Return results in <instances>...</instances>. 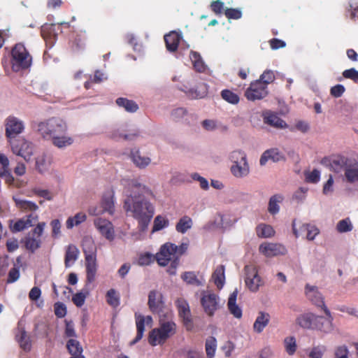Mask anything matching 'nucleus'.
I'll use <instances>...</instances> for the list:
<instances>
[{
  "label": "nucleus",
  "instance_id": "nucleus-1",
  "mask_svg": "<svg viewBox=\"0 0 358 358\" xmlns=\"http://www.w3.org/2000/svg\"><path fill=\"white\" fill-rule=\"evenodd\" d=\"M122 184L124 187V210L138 220L139 231L145 232L155 214V207L146 197H154V194L138 179H123Z\"/></svg>",
  "mask_w": 358,
  "mask_h": 358
},
{
  "label": "nucleus",
  "instance_id": "nucleus-2",
  "mask_svg": "<svg viewBox=\"0 0 358 358\" xmlns=\"http://www.w3.org/2000/svg\"><path fill=\"white\" fill-rule=\"evenodd\" d=\"M36 130L43 138L52 140L57 135L65 133L67 125L63 120L53 117L38 123Z\"/></svg>",
  "mask_w": 358,
  "mask_h": 358
},
{
  "label": "nucleus",
  "instance_id": "nucleus-3",
  "mask_svg": "<svg viewBox=\"0 0 358 358\" xmlns=\"http://www.w3.org/2000/svg\"><path fill=\"white\" fill-rule=\"evenodd\" d=\"M176 325L173 321L159 320V327L153 329L148 336V343L152 346L162 345L176 334Z\"/></svg>",
  "mask_w": 358,
  "mask_h": 358
},
{
  "label": "nucleus",
  "instance_id": "nucleus-4",
  "mask_svg": "<svg viewBox=\"0 0 358 358\" xmlns=\"http://www.w3.org/2000/svg\"><path fill=\"white\" fill-rule=\"evenodd\" d=\"M12 69L14 71H20L29 68L32 58L24 45L18 43L12 50Z\"/></svg>",
  "mask_w": 358,
  "mask_h": 358
},
{
  "label": "nucleus",
  "instance_id": "nucleus-5",
  "mask_svg": "<svg viewBox=\"0 0 358 358\" xmlns=\"http://www.w3.org/2000/svg\"><path fill=\"white\" fill-rule=\"evenodd\" d=\"M176 245L171 243H166L160 248L159 251L156 254V260L161 266L169 265L175 259H179L178 255H176Z\"/></svg>",
  "mask_w": 358,
  "mask_h": 358
},
{
  "label": "nucleus",
  "instance_id": "nucleus-6",
  "mask_svg": "<svg viewBox=\"0 0 358 358\" xmlns=\"http://www.w3.org/2000/svg\"><path fill=\"white\" fill-rule=\"evenodd\" d=\"M12 152L15 155L22 157L26 162H29L34 155V145L24 138L14 143L11 146Z\"/></svg>",
  "mask_w": 358,
  "mask_h": 358
},
{
  "label": "nucleus",
  "instance_id": "nucleus-7",
  "mask_svg": "<svg viewBox=\"0 0 358 358\" xmlns=\"http://www.w3.org/2000/svg\"><path fill=\"white\" fill-rule=\"evenodd\" d=\"M245 282L250 291L257 290L263 284L261 278L257 273V268L253 265H246L244 268Z\"/></svg>",
  "mask_w": 358,
  "mask_h": 358
},
{
  "label": "nucleus",
  "instance_id": "nucleus-8",
  "mask_svg": "<svg viewBox=\"0 0 358 358\" xmlns=\"http://www.w3.org/2000/svg\"><path fill=\"white\" fill-rule=\"evenodd\" d=\"M267 94V87L261 80H256L252 83L245 93L246 98L250 101L262 99Z\"/></svg>",
  "mask_w": 358,
  "mask_h": 358
},
{
  "label": "nucleus",
  "instance_id": "nucleus-9",
  "mask_svg": "<svg viewBox=\"0 0 358 358\" xmlns=\"http://www.w3.org/2000/svg\"><path fill=\"white\" fill-rule=\"evenodd\" d=\"M94 225L96 230L106 239L112 241L115 239V229L113 223L107 219L97 217L94 220Z\"/></svg>",
  "mask_w": 358,
  "mask_h": 358
},
{
  "label": "nucleus",
  "instance_id": "nucleus-10",
  "mask_svg": "<svg viewBox=\"0 0 358 358\" xmlns=\"http://www.w3.org/2000/svg\"><path fill=\"white\" fill-rule=\"evenodd\" d=\"M324 313L326 317L317 315L314 330L320 331L324 334H330L334 331L333 317L327 307H324Z\"/></svg>",
  "mask_w": 358,
  "mask_h": 358
},
{
  "label": "nucleus",
  "instance_id": "nucleus-11",
  "mask_svg": "<svg viewBox=\"0 0 358 358\" xmlns=\"http://www.w3.org/2000/svg\"><path fill=\"white\" fill-rule=\"evenodd\" d=\"M6 136L7 138H14L23 132L24 124L23 121L15 116H8L6 119Z\"/></svg>",
  "mask_w": 358,
  "mask_h": 358
},
{
  "label": "nucleus",
  "instance_id": "nucleus-12",
  "mask_svg": "<svg viewBox=\"0 0 358 358\" xmlns=\"http://www.w3.org/2000/svg\"><path fill=\"white\" fill-rule=\"evenodd\" d=\"M259 252L266 257L283 255L287 253L285 245L277 243H263L259 245Z\"/></svg>",
  "mask_w": 358,
  "mask_h": 358
},
{
  "label": "nucleus",
  "instance_id": "nucleus-13",
  "mask_svg": "<svg viewBox=\"0 0 358 358\" xmlns=\"http://www.w3.org/2000/svg\"><path fill=\"white\" fill-rule=\"evenodd\" d=\"M176 303L179 316L182 320L184 326L187 330H192L194 325L188 303L182 299H178Z\"/></svg>",
  "mask_w": 358,
  "mask_h": 358
},
{
  "label": "nucleus",
  "instance_id": "nucleus-14",
  "mask_svg": "<svg viewBox=\"0 0 358 358\" xmlns=\"http://www.w3.org/2000/svg\"><path fill=\"white\" fill-rule=\"evenodd\" d=\"M38 220L36 213H30L26 217L19 219L15 223L11 224L10 227L13 232H20L33 226Z\"/></svg>",
  "mask_w": 358,
  "mask_h": 358
},
{
  "label": "nucleus",
  "instance_id": "nucleus-15",
  "mask_svg": "<svg viewBox=\"0 0 358 358\" xmlns=\"http://www.w3.org/2000/svg\"><path fill=\"white\" fill-rule=\"evenodd\" d=\"M218 300L219 297L214 292L208 293L201 298V305L206 313L209 316L213 315L215 311L218 309Z\"/></svg>",
  "mask_w": 358,
  "mask_h": 358
},
{
  "label": "nucleus",
  "instance_id": "nucleus-16",
  "mask_svg": "<svg viewBox=\"0 0 358 358\" xmlns=\"http://www.w3.org/2000/svg\"><path fill=\"white\" fill-rule=\"evenodd\" d=\"M180 89L191 99H202L208 92V86L203 83H198L194 87L184 85Z\"/></svg>",
  "mask_w": 358,
  "mask_h": 358
},
{
  "label": "nucleus",
  "instance_id": "nucleus-17",
  "mask_svg": "<svg viewBox=\"0 0 358 358\" xmlns=\"http://www.w3.org/2000/svg\"><path fill=\"white\" fill-rule=\"evenodd\" d=\"M52 163V157L50 154L43 152L39 153L35 159L36 169L41 174L48 172Z\"/></svg>",
  "mask_w": 358,
  "mask_h": 358
},
{
  "label": "nucleus",
  "instance_id": "nucleus-18",
  "mask_svg": "<svg viewBox=\"0 0 358 358\" xmlns=\"http://www.w3.org/2000/svg\"><path fill=\"white\" fill-rule=\"evenodd\" d=\"M284 159L285 157L283 154L280 152L278 148H274L266 150L262 153L259 159V164L264 166L268 160H271L273 162H278Z\"/></svg>",
  "mask_w": 358,
  "mask_h": 358
},
{
  "label": "nucleus",
  "instance_id": "nucleus-19",
  "mask_svg": "<svg viewBox=\"0 0 358 358\" xmlns=\"http://www.w3.org/2000/svg\"><path fill=\"white\" fill-rule=\"evenodd\" d=\"M317 315L308 312L300 314L296 318V323L300 327L314 330Z\"/></svg>",
  "mask_w": 358,
  "mask_h": 358
},
{
  "label": "nucleus",
  "instance_id": "nucleus-20",
  "mask_svg": "<svg viewBox=\"0 0 358 358\" xmlns=\"http://www.w3.org/2000/svg\"><path fill=\"white\" fill-rule=\"evenodd\" d=\"M210 282H213L217 289H223L225 282V266L224 265H217L210 277Z\"/></svg>",
  "mask_w": 358,
  "mask_h": 358
},
{
  "label": "nucleus",
  "instance_id": "nucleus-21",
  "mask_svg": "<svg viewBox=\"0 0 358 358\" xmlns=\"http://www.w3.org/2000/svg\"><path fill=\"white\" fill-rule=\"evenodd\" d=\"M264 122L277 129H284L287 127L286 122L276 113L270 110L263 113Z\"/></svg>",
  "mask_w": 358,
  "mask_h": 358
},
{
  "label": "nucleus",
  "instance_id": "nucleus-22",
  "mask_svg": "<svg viewBox=\"0 0 358 358\" xmlns=\"http://www.w3.org/2000/svg\"><path fill=\"white\" fill-rule=\"evenodd\" d=\"M171 115L174 121L182 122L187 124H190L195 117L193 113H189L184 108H177L173 110Z\"/></svg>",
  "mask_w": 358,
  "mask_h": 358
},
{
  "label": "nucleus",
  "instance_id": "nucleus-23",
  "mask_svg": "<svg viewBox=\"0 0 358 358\" xmlns=\"http://www.w3.org/2000/svg\"><path fill=\"white\" fill-rule=\"evenodd\" d=\"M250 165L248 161L232 164L230 167L231 174L236 178H243L250 173Z\"/></svg>",
  "mask_w": 358,
  "mask_h": 358
},
{
  "label": "nucleus",
  "instance_id": "nucleus-24",
  "mask_svg": "<svg viewBox=\"0 0 358 358\" xmlns=\"http://www.w3.org/2000/svg\"><path fill=\"white\" fill-rule=\"evenodd\" d=\"M130 156L133 163L141 169H145L151 163V159L138 150H132Z\"/></svg>",
  "mask_w": 358,
  "mask_h": 358
},
{
  "label": "nucleus",
  "instance_id": "nucleus-25",
  "mask_svg": "<svg viewBox=\"0 0 358 358\" xmlns=\"http://www.w3.org/2000/svg\"><path fill=\"white\" fill-rule=\"evenodd\" d=\"M182 280L188 285L201 287L206 283L205 278L203 275L198 276L194 271H185L181 275Z\"/></svg>",
  "mask_w": 358,
  "mask_h": 358
},
{
  "label": "nucleus",
  "instance_id": "nucleus-26",
  "mask_svg": "<svg viewBox=\"0 0 358 358\" xmlns=\"http://www.w3.org/2000/svg\"><path fill=\"white\" fill-rule=\"evenodd\" d=\"M182 34L172 31L164 36L166 46L169 52H175L178 47L179 43L182 39Z\"/></svg>",
  "mask_w": 358,
  "mask_h": 358
},
{
  "label": "nucleus",
  "instance_id": "nucleus-27",
  "mask_svg": "<svg viewBox=\"0 0 358 358\" xmlns=\"http://www.w3.org/2000/svg\"><path fill=\"white\" fill-rule=\"evenodd\" d=\"M148 305L153 313H159L164 307L163 296L161 292H150L148 297Z\"/></svg>",
  "mask_w": 358,
  "mask_h": 358
},
{
  "label": "nucleus",
  "instance_id": "nucleus-28",
  "mask_svg": "<svg viewBox=\"0 0 358 358\" xmlns=\"http://www.w3.org/2000/svg\"><path fill=\"white\" fill-rule=\"evenodd\" d=\"M13 199L17 208L22 210L31 211V213H35L38 210V205L34 201L21 199L17 195H14Z\"/></svg>",
  "mask_w": 358,
  "mask_h": 358
},
{
  "label": "nucleus",
  "instance_id": "nucleus-29",
  "mask_svg": "<svg viewBox=\"0 0 358 358\" xmlns=\"http://www.w3.org/2000/svg\"><path fill=\"white\" fill-rule=\"evenodd\" d=\"M85 257L87 278L89 282H92L95 279L97 270L96 255H89Z\"/></svg>",
  "mask_w": 358,
  "mask_h": 358
},
{
  "label": "nucleus",
  "instance_id": "nucleus-30",
  "mask_svg": "<svg viewBox=\"0 0 358 358\" xmlns=\"http://www.w3.org/2000/svg\"><path fill=\"white\" fill-rule=\"evenodd\" d=\"M80 251L74 245H69L66 250L64 264L66 267L72 266L78 259Z\"/></svg>",
  "mask_w": 358,
  "mask_h": 358
},
{
  "label": "nucleus",
  "instance_id": "nucleus-31",
  "mask_svg": "<svg viewBox=\"0 0 358 358\" xmlns=\"http://www.w3.org/2000/svg\"><path fill=\"white\" fill-rule=\"evenodd\" d=\"M69 352L72 355L70 358H85L82 355L83 348L78 341L71 338L66 343Z\"/></svg>",
  "mask_w": 358,
  "mask_h": 358
},
{
  "label": "nucleus",
  "instance_id": "nucleus-32",
  "mask_svg": "<svg viewBox=\"0 0 358 358\" xmlns=\"http://www.w3.org/2000/svg\"><path fill=\"white\" fill-rule=\"evenodd\" d=\"M237 292H232L228 299L229 311L234 317L240 319L242 317V310L236 303Z\"/></svg>",
  "mask_w": 358,
  "mask_h": 358
},
{
  "label": "nucleus",
  "instance_id": "nucleus-33",
  "mask_svg": "<svg viewBox=\"0 0 358 358\" xmlns=\"http://www.w3.org/2000/svg\"><path fill=\"white\" fill-rule=\"evenodd\" d=\"M284 197L282 194H275L268 201V212L272 215H277L280 210V204L282 202Z\"/></svg>",
  "mask_w": 358,
  "mask_h": 358
},
{
  "label": "nucleus",
  "instance_id": "nucleus-34",
  "mask_svg": "<svg viewBox=\"0 0 358 358\" xmlns=\"http://www.w3.org/2000/svg\"><path fill=\"white\" fill-rule=\"evenodd\" d=\"M350 159L343 156H337L334 157L330 162L331 169L335 172H340L342 169L345 171L346 166H348Z\"/></svg>",
  "mask_w": 358,
  "mask_h": 358
},
{
  "label": "nucleus",
  "instance_id": "nucleus-35",
  "mask_svg": "<svg viewBox=\"0 0 358 358\" xmlns=\"http://www.w3.org/2000/svg\"><path fill=\"white\" fill-rule=\"evenodd\" d=\"M347 180L350 182H358V164L355 160H350L345 171Z\"/></svg>",
  "mask_w": 358,
  "mask_h": 358
},
{
  "label": "nucleus",
  "instance_id": "nucleus-36",
  "mask_svg": "<svg viewBox=\"0 0 358 358\" xmlns=\"http://www.w3.org/2000/svg\"><path fill=\"white\" fill-rule=\"evenodd\" d=\"M24 243L27 250L31 252H34L41 248L42 241L41 238H39V237H36L29 234L25 236Z\"/></svg>",
  "mask_w": 358,
  "mask_h": 358
},
{
  "label": "nucleus",
  "instance_id": "nucleus-37",
  "mask_svg": "<svg viewBox=\"0 0 358 358\" xmlns=\"http://www.w3.org/2000/svg\"><path fill=\"white\" fill-rule=\"evenodd\" d=\"M270 320L268 313L261 312L257 316L254 325V331L258 334L261 333L264 329L268 325Z\"/></svg>",
  "mask_w": 358,
  "mask_h": 358
},
{
  "label": "nucleus",
  "instance_id": "nucleus-38",
  "mask_svg": "<svg viewBox=\"0 0 358 358\" xmlns=\"http://www.w3.org/2000/svg\"><path fill=\"white\" fill-rule=\"evenodd\" d=\"M135 318L137 334L136 338L131 342V345H134L138 342L143 338L145 331V322L144 321L145 320L143 319V315L136 313Z\"/></svg>",
  "mask_w": 358,
  "mask_h": 358
},
{
  "label": "nucleus",
  "instance_id": "nucleus-39",
  "mask_svg": "<svg viewBox=\"0 0 358 358\" xmlns=\"http://www.w3.org/2000/svg\"><path fill=\"white\" fill-rule=\"evenodd\" d=\"M52 144L58 148L62 149L71 145L73 143L72 137L66 134H59L52 140Z\"/></svg>",
  "mask_w": 358,
  "mask_h": 358
},
{
  "label": "nucleus",
  "instance_id": "nucleus-40",
  "mask_svg": "<svg viewBox=\"0 0 358 358\" xmlns=\"http://www.w3.org/2000/svg\"><path fill=\"white\" fill-rule=\"evenodd\" d=\"M101 206L104 213H108L113 215L115 211L114 195L113 192H110L103 196Z\"/></svg>",
  "mask_w": 358,
  "mask_h": 358
},
{
  "label": "nucleus",
  "instance_id": "nucleus-41",
  "mask_svg": "<svg viewBox=\"0 0 358 358\" xmlns=\"http://www.w3.org/2000/svg\"><path fill=\"white\" fill-rule=\"evenodd\" d=\"M193 226V221L189 216L182 217L176 225V230L180 234H185Z\"/></svg>",
  "mask_w": 358,
  "mask_h": 358
},
{
  "label": "nucleus",
  "instance_id": "nucleus-42",
  "mask_svg": "<svg viewBox=\"0 0 358 358\" xmlns=\"http://www.w3.org/2000/svg\"><path fill=\"white\" fill-rule=\"evenodd\" d=\"M257 235L259 238H268L274 236L275 231L269 224H260L256 228Z\"/></svg>",
  "mask_w": 358,
  "mask_h": 358
},
{
  "label": "nucleus",
  "instance_id": "nucleus-43",
  "mask_svg": "<svg viewBox=\"0 0 358 358\" xmlns=\"http://www.w3.org/2000/svg\"><path fill=\"white\" fill-rule=\"evenodd\" d=\"M116 103L119 107L123 108L129 113H135L138 109V106L136 102L126 98L120 97L117 99Z\"/></svg>",
  "mask_w": 358,
  "mask_h": 358
},
{
  "label": "nucleus",
  "instance_id": "nucleus-44",
  "mask_svg": "<svg viewBox=\"0 0 358 358\" xmlns=\"http://www.w3.org/2000/svg\"><path fill=\"white\" fill-rule=\"evenodd\" d=\"M189 58L195 70L199 72H203L206 70V66L199 53L195 51H191Z\"/></svg>",
  "mask_w": 358,
  "mask_h": 358
},
{
  "label": "nucleus",
  "instance_id": "nucleus-45",
  "mask_svg": "<svg viewBox=\"0 0 358 358\" xmlns=\"http://www.w3.org/2000/svg\"><path fill=\"white\" fill-rule=\"evenodd\" d=\"M16 338L22 349L24 351H29L31 350V340L24 330H20V333L16 335Z\"/></svg>",
  "mask_w": 358,
  "mask_h": 358
},
{
  "label": "nucleus",
  "instance_id": "nucleus-46",
  "mask_svg": "<svg viewBox=\"0 0 358 358\" xmlns=\"http://www.w3.org/2000/svg\"><path fill=\"white\" fill-rule=\"evenodd\" d=\"M306 296L313 305L322 308V310H324V307L327 306L321 292H306Z\"/></svg>",
  "mask_w": 358,
  "mask_h": 358
},
{
  "label": "nucleus",
  "instance_id": "nucleus-47",
  "mask_svg": "<svg viewBox=\"0 0 358 358\" xmlns=\"http://www.w3.org/2000/svg\"><path fill=\"white\" fill-rule=\"evenodd\" d=\"M83 250L85 257L96 255V248L94 241L90 237H85L83 241Z\"/></svg>",
  "mask_w": 358,
  "mask_h": 358
},
{
  "label": "nucleus",
  "instance_id": "nucleus-48",
  "mask_svg": "<svg viewBox=\"0 0 358 358\" xmlns=\"http://www.w3.org/2000/svg\"><path fill=\"white\" fill-rule=\"evenodd\" d=\"M87 219V216L83 213H78L73 217H70L67 219L66 224L68 229H72L75 226H78L84 222Z\"/></svg>",
  "mask_w": 358,
  "mask_h": 358
},
{
  "label": "nucleus",
  "instance_id": "nucleus-49",
  "mask_svg": "<svg viewBox=\"0 0 358 358\" xmlns=\"http://www.w3.org/2000/svg\"><path fill=\"white\" fill-rule=\"evenodd\" d=\"M228 158L232 164L248 161L246 153L240 149L230 152L229 153Z\"/></svg>",
  "mask_w": 358,
  "mask_h": 358
},
{
  "label": "nucleus",
  "instance_id": "nucleus-50",
  "mask_svg": "<svg viewBox=\"0 0 358 358\" xmlns=\"http://www.w3.org/2000/svg\"><path fill=\"white\" fill-rule=\"evenodd\" d=\"M284 346L286 352L289 355H292L296 351V341L294 336H288L284 339Z\"/></svg>",
  "mask_w": 358,
  "mask_h": 358
},
{
  "label": "nucleus",
  "instance_id": "nucleus-51",
  "mask_svg": "<svg viewBox=\"0 0 358 358\" xmlns=\"http://www.w3.org/2000/svg\"><path fill=\"white\" fill-rule=\"evenodd\" d=\"M353 225L349 217L340 220L336 224V230L339 233H347L352 230Z\"/></svg>",
  "mask_w": 358,
  "mask_h": 358
},
{
  "label": "nucleus",
  "instance_id": "nucleus-52",
  "mask_svg": "<svg viewBox=\"0 0 358 358\" xmlns=\"http://www.w3.org/2000/svg\"><path fill=\"white\" fill-rule=\"evenodd\" d=\"M168 226L169 220L162 215H157L154 220V224L152 232L154 233L160 231L164 228H166Z\"/></svg>",
  "mask_w": 358,
  "mask_h": 358
},
{
  "label": "nucleus",
  "instance_id": "nucleus-53",
  "mask_svg": "<svg viewBox=\"0 0 358 358\" xmlns=\"http://www.w3.org/2000/svg\"><path fill=\"white\" fill-rule=\"evenodd\" d=\"M222 98L231 104H237L239 102V96L237 94L229 90H224L221 92Z\"/></svg>",
  "mask_w": 358,
  "mask_h": 358
},
{
  "label": "nucleus",
  "instance_id": "nucleus-54",
  "mask_svg": "<svg viewBox=\"0 0 358 358\" xmlns=\"http://www.w3.org/2000/svg\"><path fill=\"white\" fill-rule=\"evenodd\" d=\"M156 259V255L155 256L150 252H145L141 254L138 259V264L140 266H148L154 262Z\"/></svg>",
  "mask_w": 358,
  "mask_h": 358
},
{
  "label": "nucleus",
  "instance_id": "nucleus-55",
  "mask_svg": "<svg viewBox=\"0 0 358 358\" xmlns=\"http://www.w3.org/2000/svg\"><path fill=\"white\" fill-rule=\"evenodd\" d=\"M217 345L216 339L211 336L209 337L206 341V351L207 356L212 358L215 355V349Z\"/></svg>",
  "mask_w": 358,
  "mask_h": 358
},
{
  "label": "nucleus",
  "instance_id": "nucleus-56",
  "mask_svg": "<svg viewBox=\"0 0 358 358\" xmlns=\"http://www.w3.org/2000/svg\"><path fill=\"white\" fill-rule=\"evenodd\" d=\"M305 179L308 182L317 183L320 180V171L317 169H313L312 171H306Z\"/></svg>",
  "mask_w": 358,
  "mask_h": 358
},
{
  "label": "nucleus",
  "instance_id": "nucleus-57",
  "mask_svg": "<svg viewBox=\"0 0 358 358\" xmlns=\"http://www.w3.org/2000/svg\"><path fill=\"white\" fill-rule=\"evenodd\" d=\"M55 24H45L41 27V34L43 38L55 36L57 33Z\"/></svg>",
  "mask_w": 358,
  "mask_h": 358
},
{
  "label": "nucleus",
  "instance_id": "nucleus-58",
  "mask_svg": "<svg viewBox=\"0 0 358 358\" xmlns=\"http://www.w3.org/2000/svg\"><path fill=\"white\" fill-rule=\"evenodd\" d=\"M224 15L229 20H238L242 17V10L240 8H227Z\"/></svg>",
  "mask_w": 358,
  "mask_h": 358
},
{
  "label": "nucleus",
  "instance_id": "nucleus-59",
  "mask_svg": "<svg viewBox=\"0 0 358 358\" xmlns=\"http://www.w3.org/2000/svg\"><path fill=\"white\" fill-rule=\"evenodd\" d=\"M0 178L3 179L5 182L9 186L15 185L17 187H20L18 185L15 184V178L13 177L10 169L5 171H1Z\"/></svg>",
  "mask_w": 358,
  "mask_h": 358
},
{
  "label": "nucleus",
  "instance_id": "nucleus-60",
  "mask_svg": "<svg viewBox=\"0 0 358 358\" xmlns=\"http://www.w3.org/2000/svg\"><path fill=\"white\" fill-rule=\"evenodd\" d=\"M326 350L327 348L324 345L315 346L310 352L309 357L310 358H322V356Z\"/></svg>",
  "mask_w": 358,
  "mask_h": 358
},
{
  "label": "nucleus",
  "instance_id": "nucleus-61",
  "mask_svg": "<svg viewBox=\"0 0 358 358\" xmlns=\"http://www.w3.org/2000/svg\"><path fill=\"white\" fill-rule=\"evenodd\" d=\"M106 299L108 304L114 308L117 307L120 303V297L117 292H107Z\"/></svg>",
  "mask_w": 358,
  "mask_h": 358
},
{
  "label": "nucleus",
  "instance_id": "nucleus-62",
  "mask_svg": "<svg viewBox=\"0 0 358 358\" xmlns=\"http://www.w3.org/2000/svg\"><path fill=\"white\" fill-rule=\"evenodd\" d=\"M308 189L307 187H299L293 194V199L297 202H303L306 198Z\"/></svg>",
  "mask_w": 358,
  "mask_h": 358
},
{
  "label": "nucleus",
  "instance_id": "nucleus-63",
  "mask_svg": "<svg viewBox=\"0 0 358 358\" xmlns=\"http://www.w3.org/2000/svg\"><path fill=\"white\" fill-rule=\"evenodd\" d=\"M275 80L274 73L271 70H266L261 75L260 78L258 80H261L266 84L267 87L268 84L271 83Z\"/></svg>",
  "mask_w": 358,
  "mask_h": 358
},
{
  "label": "nucleus",
  "instance_id": "nucleus-64",
  "mask_svg": "<svg viewBox=\"0 0 358 358\" xmlns=\"http://www.w3.org/2000/svg\"><path fill=\"white\" fill-rule=\"evenodd\" d=\"M343 76L345 78L351 79L355 83H358V71L354 68L345 70L343 72Z\"/></svg>",
  "mask_w": 358,
  "mask_h": 358
}]
</instances>
